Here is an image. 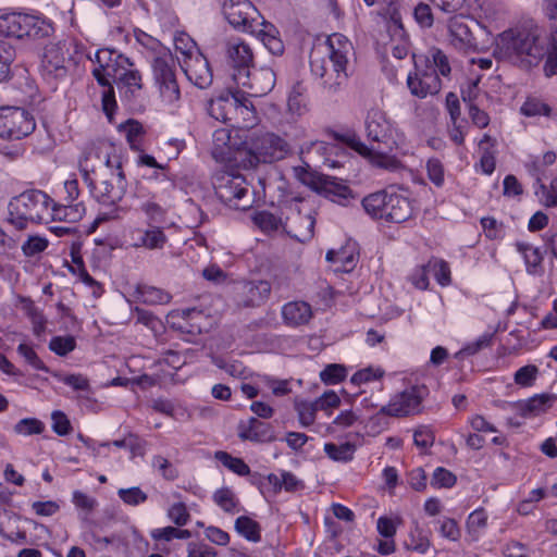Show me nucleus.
<instances>
[{
  "label": "nucleus",
  "instance_id": "obj_4",
  "mask_svg": "<svg viewBox=\"0 0 557 557\" xmlns=\"http://www.w3.org/2000/svg\"><path fill=\"white\" fill-rule=\"evenodd\" d=\"M60 210L61 208L45 191L28 189L10 199L7 222L17 231H24L28 224H40L57 218L61 219Z\"/></svg>",
  "mask_w": 557,
  "mask_h": 557
},
{
  "label": "nucleus",
  "instance_id": "obj_1",
  "mask_svg": "<svg viewBox=\"0 0 557 557\" xmlns=\"http://www.w3.org/2000/svg\"><path fill=\"white\" fill-rule=\"evenodd\" d=\"M549 37L537 25L510 28L498 35L494 55L521 70L537 66L547 53Z\"/></svg>",
  "mask_w": 557,
  "mask_h": 557
},
{
  "label": "nucleus",
  "instance_id": "obj_46",
  "mask_svg": "<svg viewBox=\"0 0 557 557\" xmlns=\"http://www.w3.org/2000/svg\"><path fill=\"white\" fill-rule=\"evenodd\" d=\"M346 368L342 364L332 363L324 368L320 373V377L322 382L325 384H337L345 380L346 377Z\"/></svg>",
  "mask_w": 557,
  "mask_h": 557
},
{
  "label": "nucleus",
  "instance_id": "obj_43",
  "mask_svg": "<svg viewBox=\"0 0 557 557\" xmlns=\"http://www.w3.org/2000/svg\"><path fill=\"white\" fill-rule=\"evenodd\" d=\"M44 430L45 424L36 418H24L14 425V432L25 436L41 434Z\"/></svg>",
  "mask_w": 557,
  "mask_h": 557
},
{
  "label": "nucleus",
  "instance_id": "obj_24",
  "mask_svg": "<svg viewBox=\"0 0 557 557\" xmlns=\"http://www.w3.org/2000/svg\"><path fill=\"white\" fill-rule=\"evenodd\" d=\"M41 67L46 75L53 78H63L66 76L65 58L62 48L52 44L46 47L41 61Z\"/></svg>",
  "mask_w": 557,
  "mask_h": 557
},
{
  "label": "nucleus",
  "instance_id": "obj_27",
  "mask_svg": "<svg viewBox=\"0 0 557 557\" xmlns=\"http://www.w3.org/2000/svg\"><path fill=\"white\" fill-rule=\"evenodd\" d=\"M271 294V284L268 281H251L242 286L240 304L245 307H258L265 302Z\"/></svg>",
  "mask_w": 557,
  "mask_h": 557
},
{
  "label": "nucleus",
  "instance_id": "obj_54",
  "mask_svg": "<svg viewBox=\"0 0 557 557\" xmlns=\"http://www.w3.org/2000/svg\"><path fill=\"white\" fill-rule=\"evenodd\" d=\"M539 374V369L534 364H528L522 368H520L515 373V383L520 386H531L533 385L534 381L536 380V376Z\"/></svg>",
  "mask_w": 557,
  "mask_h": 557
},
{
  "label": "nucleus",
  "instance_id": "obj_49",
  "mask_svg": "<svg viewBox=\"0 0 557 557\" xmlns=\"http://www.w3.org/2000/svg\"><path fill=\"white\" fill-rule=\"evenodd\" d=\"M430 55L433 61V66L431 67L435 70L437 74H441L444 77H448L451 72L448 57L437 48H432L430 50Z\"/></svg>",
  "mask_w": 557,
  "mask_h": 557
},
{
  "label": "nucleus",
  "instance_id": "obj_58",
  "mask_svg": "<svg viewBox=\"0 0 557 557\" xmlns=\"http://www.w3.org/2000/svg\"><path fill=\"white\" fill-rule=\"evenodd\" d=\"M429 180L437 187L444 184V166L438 159L432 158L426 162Z\"/></svg>",
  "mask_w": 557,
  "mask_h": 557
},
{
  "label": "nucleus",
  "instance_id": "obj_53",
  "mask_svg": "<svg viewBox=\"0 0 557 557\" xmlns=\"http://www.w3.org/2000/svg\"><path fill=\"white\" fill-rule=\"evenodd\" d=\"M413 17L422 28H430L433 26L434 16L431 7L424 2H420L414 7Z\"/></svg>",
  "mask_w": 557,
  "mask_h": 557
},
{
  "label": "nucleus",
  "instance_id": "obj_22",
  "mask_svg": "<svg viewBox=\"0 0 557 557\" xmlns=\"http://www.w3.org/2000/svg\"><path fill=\"white\" fill-rule=\"evenodd\" d=\"M313 317L311 306L301 300L289 301L282 307V319L285 325L298 327L306 325Z\"/></svg>",
  "mask_w": 557,
  "mask_h": 557
},
{
  "label": "nucleus",
  "instance_id": "obj_3",
  "mask_svg": "<svg viewBox=\"0 0 557 557\" xmlns=\"http://www.w3.org/2000/svg\"><path fill=\"white\" fill-rule=\"evenodd\" d=\"M326 46L329 58H312L310 67L313 75L322 81L323 88L334 95L347 83L348 55L352 45L343 34L334 33L327 37Z\"/></svg>",
  "mask_w": 557,
  "mask_h": 557
},
{
  "label": "nucleus",
  "instance_id": "obj_25",
  "mask_svg": "<svg viewBox=\"0 0 557 557\" xmlns=\"http://www.w3.org/2000/svg\"><path fill=\"white\" fill-rule=\"evenodd\" d=\"M227 58L234 70L233 73L247 71L253 62L250 47L240 39H233L227 42Z\"/></svg>",
  "mask_w": 557,
  "mask_h": 557
},
{
  "label": "nucleus",
  "instance_id": "obj_40",
  "mask_svg": "<svg viewBox=\"0 0 557 557\" xmlns=\"http://www.w3.org/2000/svg\"><path fill=\"white\" fill-rule=\"evenodd\" d=\"M295 410L297 411L299 423L307 428L314 423L315 413L319 410L318 405L314 401H296Z\"/></svg>",
  "mask_w": 557,
  "mask_h": 557
},
{
  "label": "nucleus",
  "instance_id": "obj_14",
  "mask_svg": "<svg viewBox=\"0 0 557 557\" xmlns=\"http://www.w3.org/2000/svg\"><path fill=\"white\" fill-rule=\"evenodd\" d=\"M115 63L116 67L113 69L111 76L121 92L122 99L126 101L137 99L144 87L140 72L138 70L126 69L125 65L133 66L134 64L123 54L116 55Z\"/></svg>",
  "mask_w": 557,
  "mask_h": 557
},
{
  "label": "nucleus",
  "instance_id": "obj_30",
  "mask_svg": "<svg viewBox=\"0 0 557 557\" xmlns=\"http://www.w3.org/2000/svg\"><path fill=\"white\" fill-rule=\"evenodd\" d=\"M556 399L555 395H535L527 401L518 404L517 408L523 418L535 417L548 410Z\"/></svg>",
  "mask_w": 557,
  "mask_h": 557
},
{
  "label": "nucleus",
  "instance_id": "obj_56",
  "mask_svg": "<svg viewBox=\"0 0 557 557\" xmlns=\"http://www.w3.org/2000/svg\"><path fill=\"white\" fill-rule=\"evenodd\" d=\"M17 351L22 355L25 360L36 370L50 372L49 368L42 362V360L38 357L36 351L26 344H20L17 347Z\"/></svg>",
  "mask_w": 557,
  "mask_h": 557
},
{
  "label": "nucleus",
  "instance_id": "obj_44",
  "mask_svg": "<svg viewBox=\"0 0 557 557\" xmlns=\"http://www.w3.org/2000/svg\"><path fill=\"white\" fill-rule=\"evenodd\" d=\"M28 26L26 28L25 37L39 39L50 36L53 28L52 26L45 22L44 20H40L37 16L33 15V21L27 23Z\"/></svg>",
  "mask_w": 557,
  "mask_h": 557
},
{
  "label": "nucleus",
  "instance_id": "obj_59",
  "mask_svg": "<svg viewBox=\"0 0 557 557\" xmlns=\"http://www.w3.org/2000/svg\"><path fill=\"white\" fill-rule=\"evenodd\" d=\"M493 334L485 333L480 336L475 342L466 345L460 351L457 352V357L461 355L472 356L480 350L488 347L492 344Z\"/></svg>",
  "mask_w": 557,
  "mask_h": 557
},
{
  "label": "nucleus",
  "instance_id": "obj_50",
  "mask_svg": "<svg viewBox=\"0 0 557 557\" xmlns=\"http://www.w3.org/2000/svg\"><path fill=\"white\" fill-rule=\"evenodd\" d=\"M552 109L548 104L535 98L528 99L521 107V113L525 116L550 115Z\"/></svg>",
  "mask_w": 557,
  "mask_h": 557
},
{
  "label": "nucleus",
  "instance_id": "obj_16",
  "mask_svg": "<svg viewBox=\"0 0 557 557\" xmlns=\"http://www.w3.org/2000/svg\"><path fill=\"white\" fill-rule=\"evenodd\" d=\"M473 27L480 28V24L474 20H468L462 15L450 17L448 22L450 44L458 50L469 51L476 49L478 42Z\"/></svg>",
  "mask_w": 557,
  "mask_h": 557
},
{
  "label": "nucleus",
  "instance_id": "obj_13",
  "mask_svg": "<svg viewBox=\"0 0 557 557\" xmlns=\"http://www.w3.org/2000/svg\"><path fill=\"white\" fill-rule=\"evenodd\" d=\"M232 77L237 86L247 88L246 97H262L268 95L275 86L276 75L272 67H250L245 72L233 73Z\"/></svg>",
  "mask_w": 557,
  "mask_h": 557
},
{
  "label": "nucleus",
  "instance_id": "obj_52",
  "mask_svg": "<svg viewBox=\"0 0 557 557\" xmlns=\"http://www.w3.org/2000/svg\"><path fill=\"white\" fill-rule=\"evenodd\" d=\"M152 467L157 469L165 480L174 481L178 476L177 469L162 456H154L152 458Z\"/></svg>",
  "mask_w": 557,
  "mask_h": 557
},
{
  "label": "nucleus",
  "instance_id": "obj_35",
  "mask_svg": "<svg viewBox=\"0 0 557 557\" xmlns=\"http://www.w3.org/2000/svg\"><path fill=\"white\" fill-rule=\"evenodd\" d=\"M214 503L225 512L234 513L239 511V502L230 487H222L213 494Z\"/></svg>",
  "mask_w": 557,
  "mask_h": 557
},
{
  "label": "nucleus",
  "instance_id": "obj_62",
  "mask_svg": "<svg viewBox=\"0 0 557 557\" xmlns=\"http://www.w3.org/2000/svg\"><path fill=\"white\" fill-rule=\"evenodd\" d=\"M487 515L484 509H476L471 512L467 520V528L470 533H478L486 527Z\"/></svg>",
  "mask_w": 557,
  "mask_h": 557
},
{
  "label": "nucleus",
  "instance_id": "obj_55",
  "mask_svg": "<svg viewBox=\"0 0 557 557\" xmlns=\"http://www.w3.org/2000/svg\"><path fill=\"white\" fill-rule=\"evenodd\" d=\"M51 419H52V430L59 436H65L72 432V430H73L72 424L64 412H62L60 410H55L52 412Z\"/></svg>",
  "mask_w": 557,
  "mask_h": 557
},
{
  "label": "nucleus",
  "instance_id": "obj_61",
  "mask_svg": "<svg viewBox=\"0 0 557 557\" xmlns=\"http://www.w3.org/2000/svg\"><path fill=\"white\" fill-rule=\"evenodd\" d=\"M48 246V240L39 236H30L23 245L22 250L25 256L33 257L42 252Z\"/></svg>",
  "mask_w": 557,
  "mask_h": 557
},
{
  "label": "nucleus",
  "instance_id": "obj_34",
  "mask_svg": "<svg viewBox=\"0 0 557 557\" xmlns=\"http://www.w3.org/2000/svg\"><path fill=\"white\" fill-rule=\"evenodd\" d=\"M235 530L246 540L258 543L261 540V527L259 522L248 516H240L235 520Z\"/></svg>",
  "mask_w": 557,
  "mask_h": 557
},
{
  "label": "nucleus",
  "instance_id": "obj_23",
  "mask_svg": "<svg viewBox=\"0 0 557 557\" xmlns=\"http://www.w3.org/2000/svg\"><path fill=\"white\" fill-rule=\"evenodd\" d=\"M33 21V15L10 12L0 15V35L22 39L25 37L27 23Z\"/></svg>",
  "mask_w": 557,
  "mask_h": 557
},
{
  "label": "nucleus",
  "instance_id": "obj_10",
  "mask_svg": "<svg viewBox=\"0 0 557 557\" xmlns=\"http://www.w3.org/2000/svg\"><path fill=\"white\" fill-rule=\"evenodd\" d=\"M36 128L32 113L18 107L0 108V137L9 140H21L29 136Z\"/></svg>",
  "mask_w": 557,
  "mask_h": 557
},
{
  "label": "nucleus",
  "instance_id": "obj_36",
  "mask_svg": "<svg viewBox=\"0 0 557 557\" xmlns=\"http://www.w3.org/2000/svg\"><path fill=\"white\" fill-rule=\"evenodd\" d=\"M356 446L349 442L336 445L334 443H326L324 451L334 461L347 462L352 460Z\"/></svg>",
  "mask_w": 557,
  "mask_h": 557
},
{
  "label": "nucleus",
  "instance_id": "obj_60",
  "mask_svg": "<svg viewBox=\"0 0 557 557\" xmlns=\"http://www.w3.org/2000/svg\"><path fill=\"white\" fill-rule=\"evenodd\" d=\"M435 436L429 426H420L413 433L414 445L421 449H428L434 444Z\"/></svg>",
  "mask_w": 557,
  "mask_h": 557
},
{
  "label": "nucleus",
  "instance_id": "obj_9",
  "mask_svg": "<svg viewBox=\"0 0 557 557\" xmlns=\"http://www.w3.org/2000/svg\"><path fill=\"white\" fill-rule=\"evenodd\" d=\"M247 144L250 165L282 160L288 152V144L272 133H253Z\"/></svg>",
  "mask_w": 557,
  "mask_h": 557
},
{
  "label": "nucleus",
  "instance_id": "obj_20",
  "mask_svg": "<svg viewBox=\"0 0 557 557\" xmlns=\"http://www.w3.org/2000/svg\"><path fill=\"white\" fill-rule=\"evenodd\" d=\"M238 436L244 441L257 443H270L275 440L273 426L253 417L239 423Z\"/></svg>",
  "mask_w": 557,
  "mask_h": 557
},
{
  "label": "nucleus",
  "instance_id": "obj_12",
  "mask_svg": "<svg viewBox=\"0 0 557 557\" xmlns=\"http://www.w3.org/2000/svg\"><path fill=\"white\" fill-rule=\"evenodd\" d=\"M223 14L234 28L250 34L258 32L260 24H264V18L249 0H225Z\"/></svg>",
  "mask_w": 557,
  "mask_h": 557
},
{
  "label": "nucleus",
  "instance_id": "obj_48",
  "mask_svg": "<svg viewBox=\"0 0 557 557\" xmlns=\"http://www.w3.org/2000/svg\"><path fill=\"white\" fill-rule=\"evenodd\" d=\"M117 495L126 505L129 506L140 505L148 499V495L138 486L120 488L117 491Z\"/></svg>",
  "mask_w": 557,
  "mask_h": 557
},
{
  "label": "nucleus",
  "instance_id": "obj_18",
  "mask_svg": "<svg viewBox=\"0 0 557 557\" xmlns=\"http://www.w3.org/2000/svg\"><path fill=\"white\" fill-rule=\"evenodd\" d=\"M407 86L413 96L425 98L428 95L438 94L442 82L435 70L426 67L423 71L417 70L414 74L410 73L407 77Z\"/></svg>",
  "mask_w": 557,
  "mask_h": 557
},
{
  "label": "nucleus",
  "instance_id": "obj_39",
  "mask_svg": "<svg viewBox=\"0 0 557 557\" xmlns=\"http://www.w3.org/2000/svg\"><path fill=\"white\" fill-rule=\"evenodd\" d=\"M15 59V50L13 46L0 40V83L8 79L11 74V64Z\"/></svg>",
  "mask_w": 557,
  "mask_h": 557
},
{
  "label": "nucleus",
  "instance_id": "obj_32",
  "mask_svg": "<svg viewBox=\"0 0 557 557\" xmlns=\"http://www.w3.org/2000/svg\"><path fill=\"white\" fill-rule=\"evenodd\" d=\"M516 247L517 250L523 255L527 272L532 275L542 274L544 255L540 248L532 247L530 244L523 242H517Z\"/></svg>",
  "mask_w": 557,
  "mask_h": 557
},
{
  "label": "nucleus",
  "instance_id": "obj_2",
  "mask_svg": "<svg viewBox=\"0 0 557 557\" xmlns=\"http://www.w3.org/2000/svg\"><path fill=\"white\" fill-rule=\"evenodd\" d=\"M92 154L91 149H85L79 157V172L84 183L87 185L92 198L100 205L110 210L100 212L96 218V223L107 222L117 219L121 208L119 202L124 198L127 190V181L122 169V162L116 161L115 170L111 169L100 173L99 178L91 177L95 173L94 166H90L89 159Z\"/></svg>",
  "mask_w": 557,
  "mask_h": 557
},
{
  "label": "nucleus",
  "instance_id": "obj_51",
  "mask_svg": "<svg viewBox=\"0 0 557 557\" xmlns=\"http://www.w3.org/2000/svg\"><path fill=\"white\" fill-rule=\"evenodd\" d=\"M456 482L457 478L453 472L443 467H438L432 475L431 485L435 487L449 488L453 487Z\"/></svg>",
  "mask_w": 557,
  "mask_h": 557
},
{
  "label": "nucleus",
  "instance_id": "obj_42",
  "mask_svg": "<svg viewBox=\"0 0 557 557\" xmlns=\"http://www.w3.org/2000/svg\"><path fill=\"white\" fill-rule=\"evenodd\" d=\"M255 224L263 232L277 231L282 225V220L269 211H260L253 216Z\"/></svg>",
  "mask_w": 557,
  "mask_h": 557
},
{
  "label": "nucleus",
  "instance_id": "obj_28",
  "mask_svg": "<svg viewBox=\"0 0 557 557\" xmlns=\"http://www.w3.org/2000/svg\"><path fill=\"white\" fill-rule=\"evenodd\" d=\"M133 246L147 249H162L166 244L168 237L159 226H149L147 230H136L133 235Z\"/></svg>",
  "mask_w": 557,
  "mask_h": 557
},
{
  "label": "nucleus",
  "instance_id": "obj_47",
  "mask_svg": "<svg viewBox=\"0 0 557 557\" xmlns=\"http://www.w3.org/2000/svg\"><path fill=\"white\" fill-rule=\"evenodd\" d=\"M326 260L329 262H338L341 267L336 271L349 272L354 269L356 259L352 253L346 255V251L329 250L326 252Z\"/></svg>",
  "mask_w": 557,
  "mask_h": 557
},
{
  "label": "nucleus",
  "instance_id": "obj_63",
  "mask_svg": "<svg viewBox=\"0 0 557 557\" xmlns=\"http://www.w3.org/2000/svg\"><path fill=\"white\" fill-rule=\"evenodd\" d=\"M120 129L125 132L127 141L132 148H135L138 137L143 134V126L138 121L128 120L120 125Z\"/></svg>",
  "mask_w": 557,
  "mask_h": 557
},
{
  "label": "nucleus",
  "instance_id": "obj_41",
  "mask_svg": "<svg viewBox=\"0 0 557 557\" xmlns=\"http://www.w3.org/2000/svg\"><path fill=\"white\" fill-rule=\"evenodd\" d=\"M76 347V341L74 336H54L49 342V349L58 356H66L73 351Z\"/></svg>",
  "mask_w": 557,
  "mask_h": 557
},
{
  "label": "nucleus",
  "instance_id": "obj_15",
  "mask_svg": "<svg viewBox=\"0 0 557 557\" xmlns=\"http://www.w3.org/2000/svg\"><path fill=\"white\" fill-rule=\"evenodd\" d=\"M428 394L425 386H413L396 396L389 404L383 406L379 413L391 417H404L419 412V407Z\"/></svg>",
  "mask_w": 557,
  "mask_h": 557
},
{
  "label": "nucleus",
  "instance_id": "obj_19",
  "mask_svg": "<svg viewBox=\"0 0 557 557\" xmlns=\"http://www.w3.org/2000/svg\"><path fill=\"white\" fill-rule=\"evenodd\" d=\"M366 133L369 140L379 144H387L392 138V125L382 110L372 108L368 111Z\"/></svg>",
  "mask_w": 557,
  "mask_h": 557
},
{
  "label": "nucleus",
  "instance_id": "obj_37",
  "mask_svg": "<svg viewBox=\"0 0 557 557\" xmlns=\"http://www.w3.org/2000/svg\"><path fill=\"white\" fill-rule=\"evenodd\" d=\"M216 460H219L224 467L234 473L245 476L250 474L249 466L242 459L237 457H233L226 451L218 450L214 454Z\"/></svg>",
  "mask_w": 557,
  "mask_h": 557
},
{
  "label": "nucleus",
  "instance_id": "obj_21",
  "mask_svg": "<svg viewBox=\"0 0 557 557\" xmlns=\"http://www.w3.org/2000/svg\"><path fill=\"white\" fill-rule=\"evenodd\" d=\"M315 220L311 213L302 215L298 210L293 218H287L284 228L287 234L300 243L309 242L314 234Z\"/></svg>",
  "mask_w": 557,
  "mask_h": 557
},
{
  "label": "nucleus",
  "instance_id": "obj_45",
  "mask_svg": "<svg viewBox=\"0 0 557 557\" xmlns=\"http://www.w3.org/2000/svg\"><path fill=\"white\" fill-rule=\"evenodd\" d=\"M546 62L544 73L547 77L557 75V37L550 36L547 44Z\"/></svg>",
  "mask_w": 557,
  "mask_h": 557
},
{
  "label": "nucleus",
  "instance_id": "obj_57",
  "mask_svg": "<svg viewBox=\"0 0 557 557\" xmlns=\"http://www.w3.org/2000/svg\"><path fill=\"white\" fill-rule=\"evenodd\" d=\"M535 194L543 199L547 207L557 206V178L552 180L549 188L544 184H540V188L535 189Z\"/></svg>",
  "mask_w": 557,
  "mask_h": 557
},
{
  "label": "nucleus",
  "instance_id": "obj_11",
  "mask_svg": "<svg viewBox=\"0 0 557 557\" xmlns=\"http://www.w3.org/2000/svg\"><path fill=\"white\" fill-rule=\"evenodd\" d=\"M151 69L163 100L168 103L177 101L181 92L175 74L176 62L172 54L165 53L153 58Z\"/></svg>",
  "mask_w": 557,
  "mask_h": 557
},
{
  "label": "nucleus",
  "instance_id": "obj_33",
  "mask_svg": "<svg viewBox=\"0 0 557 557\" xmlns=\"http://www.w3.org/2000/svg\"><path fill=\"white\" fill-rule=\"evenodd\" d=\"M135 296L138 301L146 305H165L171 301V295L163 289L149 286L137 285Z\"/></svg>",
  "mask_w": 557,
  "mask_h": 557
},
{
  "label": "nucleus",
  "instance_id": "obj_7",
  "mask_svg": "<svg viewBox=\"0 0 557 557\" xmlns=\"http://www.w3.org/2000/svg\"><path fill=\"white\" fill-rule=\"evenodd\" d=\"M208 113L214 120L227 124L236 120L237 115H242L244 120L253 119L255 107L244 90H226L210 100Z\"/></svg>",
  "mask_w": 557,
  "mask_h": 557
},
{
  "label": "nucleus",
  "instance_id": "obj_29",
  "mask_svg": "<svg viewBox=\"0 0 557 557\" xmlns=\"http://www.w3.org/2000/svg\"><path fill=\"white\" fill-rule=\"evenodd\" d=\"M92 75L100 86L107 87V90H104L102 94L101 104L102 110L107 115L109 122H113V114L115 109L117 108V103L115 100L113 86L109 81L110 76L107 74L106 69H95L92 71Z\"/></svg>",
  "mask_w": 557,
  "mask_h": 557
},
{
  "label": "nucleus",
  "instance_id": "obj_17",
  "mask_svg": "<svg viewBox=\"0 0 557 557\" xmlns=\"http://www.w3.org/2000/svg\"><path fill=\"white\" fill-rule=\"evenodd\" d=\"M334 138L358 152L363 158L379 168L395 169L397 160L387 156L386 153L374 151L361 141L360 137L355 132H347L344 134L334 133Z\"/></svg>",
  "mask_w": 557,
  "mask_h": 557
},
{
  "label": "nucleus",
  "instance_id": "obj_8",
  "mask_svg": "<svg viewBox=\"0 0 557 557\" xmlns=\"http://www.w3.org/2000/svg\"><path fill=\"white\" fill-rule=\"evenodd\" d=\"M295 175L302 185L342 206H346L350 199L355 198L352 189L343 180L335 176L321 174L301 166L295 169Z\"/></svg>",
  "mask_w": 557,
  "mask_h": 557
},
{
  "label": "nucleus",
  "instance_id": "obj_31",
  "mask_svg": "<svg viewBox=\"0 0 557 557\" xmlns=\"http://www.w3.org/2000/svg\"><path fill=\"white\" fill-rule=\"evenodd\" d=\"M264 47L273 54V55H282L284 52V44L277 37V29L275 26L264 20V24H260L258 27V32L253 33Z\"/></svg>",
  "mask_w": 557,
  "mask_h": 557
},
{
  "label": "nucleus",
  "instance_id": "obj_6",
  "mask_svg": "<svg viewBox=\"0 0 557 557\" xmlns=\"http://www.w3.org/2000/svg\"><path fill=\"white\" fill-rule=\"evenodd\" d=\"M212 185L216 197L231 209L247 210L253 202L248 183L242 174L216 172Z\"/></svg>",
  "mask_w": 557,
  "mask_h": 557
},
{
  "label": "nucleus",
  "instance_id": "obj_26",
  "mask_svg": "<svg viewBox=\"0 0 557 557\" xmlns=\"http://www.w3.org/2000/svg\"><path fill=\"white\" fill-rule=\"evenodd\" d=\"M187 78L200 89H205L212 84L213 75L208 60L203 55H198L184 69Z\"/></svg>",
  "mask_w": 557,
  "mask_h": 557
},
{
  "label": "nucleus",
  "instance_id": "obj_38",
  "mask_svg": "<svg viewBox=\"0 0 557 557\" xmlns=\"http://www.w3.org/2000/svg\"><path fill=\"white\" fill-rule=\"evenodd\" d=\"M407 549L417 552L419 554H425L430 548V540L424 531L416 525L409 534L408 540L405 542Z\"/></svg>",
  "mask_w": 557,
  "mask_h": 557
},
{
  "label": "nucleus",
  "instance_id": "obj_5",
  "mask_svg": "<svg viewBox=\"0 0 557 557\" xmlns=\"http://www.w3.org/2000/svg\"><path fill=\"white\" fill-rule=\"evenodd\" d=\"M362 207L373 219L392 223L405 222L412 215L410 200L387 189L366 196L362 199Z\"/></svg>",
  "mask_w": 557,
  "mask_h": 557
},
{
  "label": "nucleus",
  "instance_id": "obj_64",
  "mask_svg": "<svg viewBox=\"0 0 557 557\" xmlns=\"http://www.w3.org/2000/svg\"><path fill=\"white\" fill-rule=\"evenodd\" d=\"M53 375L55 377L60 379L64 384L71 386L75 391H89L90 389L88 379L82 374H69L65 376H61L60 374L54 373Z\"/></svg>",
  "mask_w": 557,
  "mask_h": 557
}]
</instances>
